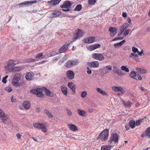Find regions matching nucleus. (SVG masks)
<instances>
[{
    "mask_svg": "<svg viewBox=\"0 0 150 150\" xmlns=\"http://www.w3.org/2000/svg\"><path fill=\"white\" fill-rule=\"evenodd\" d=\"M132 52L130 54L129 57L132 60L136 62H140V60L139 58L138 55L141 56L142 54L144 55L143 50H142L140 52H139L138 51V49L135 47H132Z\"/></svg>",
    "mask_w": 150,
    "mask_h": 150,
    "instance_id": "f257e3e1",
    "label": "nucleus"
},
{
    "mask_svg": "<svg viewBox=\"0 0 150 150\" xmlns=\"http://www.w3.org/2000/svg\"><path fill=\"white\" fill-rule=\"evenodd\" d=\"M119 138L117 134L116 133H112L108 142L110 144H114L113 146H116L118 143Z\"/></svg>",
    "mask_w": 150,
    "mask_h": 150,
    "instance_id": "f03ea898",
    "label": "nucleus"
},
{
    "mask_svg": "<svg viewBox=\"0 0 150 150\" xmlns=\"http://www.w3.org/2000/svg\"><path fill=\"white\" fill-rule=\"evenodd\" d=\"M43 91H44V88H38L30 90V92L31 93L36 95L37 97H41L44 95L43 93Z\"/></svg>",
    "mask_w": 150,
    "mask_h": 150,
    "instance_id": "7ed1b4c3",
    "label": "nucleus"
},
{
    "mask_svg": "<svg viewBox=\"0 0 150 150\" xmlns=\"http://www.w3.org/2000/svg\"><path fill=\"white\" fill-rule=\"evenodd\" d=\"M18 63L17 60L10 59L8 61L7 65L4 66V67L7 69L12 70L14 66Z\"/></svg>",
    "mask_w": 150,
    "mask_h": 150,
    "instance_id": "20e7f679",
    "label": "nucleus"
},
{
    "mask_svg": "<svg viewBox=\"0 0 150 150\" xmlns=\"http://www.w3.org/2000/svg\"><path fill=\"white\" fill-rule=\"evenodd\" d=\"M79 63V61L78 59L73 60H69L65 63L64 65L67 68H71L78 65Z\"/></svg>",
    "mask_w": 150,
    "mask_h": 150,
    "instance_id": "39448f33",
    "label": "nucleus"
},
{
    "mask_svg": "<svg viewBox=\"0 0 150 150\" xmlns=\"http://www.w3.org/2000/svg\"><path fill=\"white\" fill-rule=\"evenodd\" d=\"M108 129H104L100 134L99 138L104 141L107 140L108 136Z\"/></svg>",
    "mask_w": 150,
    "mask_h": 150,
    "instance_id": "423d86ee",
    "label": "nucleus"
},
{
    "mask_svg": "<svg viewBox=\"0 0 150 150\" xmlns=\"http://www.w3.org/2000/svg\"><path fill=\"white\" fill-rule=\"evenodd\" d=\"M72 3L69 1H65L63 4L61 6V8H66V9H62V10L65 11H69V8H70L71 6L72 5Z\"/></svg>",
    "mask_w": 150,
    "mask_h": 150,
    "instance_id": "0eeeda50",
    "label": "nucleus"
},
{
    "mask_svg": "<svg viewBox=\"0 0 150 150\" xmlns=\"http://www.w3.org/2000/svg\"><path fill=\"white\" fill-rule=\"evenodd\" d=\"M0 118L1 120L4 122L9 119V115L7 114H5L4 112L0 108Z\"/></svg>",
    "mask_w": 150,
    "mask_h": 150,
    "instance_id": "6e6552de",
    "label": "nucleus"
},
{
    "mask_svg": "<svg viewBox=\"0 0 150 150\" xmlns=\"http://www.w3.org/2000/svg\"><path fill=\"white\" fill-rule=\"evenodd\" d=\"M92 57L96 59L102 61L104 59V57L102 54L93 53L92 55Z\"/></svg>",
    "mask_w": 150,
    "mask_h": 150,
    "instance_id": "1a4fd4ad",
    "label": "nucleus"
},
{
    "mask_svg": "<svg viewBox=\"0 0 150 150\" xmlns=\"http://www.w3.org/2000/svg\"><path fill=\"white\" fill-rule=\"evenodd\" d=\"M129 76L131 78L136 80H141L142 79L141 76L139 74H137L136 72L134 71L130 72Z\"/></svg>",
    "mask_w": 150,
    "mask_h": 150,
    "instance_id": "9d476101",
    "label": "nucleus"
},
{
    "mask_svg": "<svg viewBox=\"0 0 150 150\" xmlns=\"http://www.w3.org/2000/svg\"><path fill=\"white\" fill-rule=\"evenodd\" d=\"M75 33L76 37L74 38L76 39H79L82 37L84 34L83 31L77 29L75 31Z\"/></svg>",
    "mask_w": 150,
    "mask_h": 150,
    "instance_id": "9b49d317",
    "label": "nucleus"
},
{
    "mask_svg": "<svg viewBox=\"0 0 150 150\" xmlns=\"http://www.w3.org/2000/svg\"><path fill=\"white\" fill-rule=\"evenodd\" d=\"M70 44V42H67L64 45L59 49V52L61 53L65 52L68 49V46Z\"/></svg>",
    "mask_w": 150,
    "mask_h": 150,
    "instance_id": "f8f14e48",
    "label": "nucleus"
},
{
    "mask_svg": "<svg viewBox=\"0 0 150 150\" xmlns=\"http://www.w3.org/2000/svg\"><path fill=\"white\" fill-rule=\"evenodd\" d=\"M96 40V38L94 37H90L84 39L83 40V42L88 44H91L94 42Z\"/></svg>",
    "mask_w": 150,
    "mask_h": 150,
    "instance_id": "ddd939ff",
    "label": "nucleus"
},
{
    "mask_svg": "<svg viewBox=\"0 0 150 150\" xmlns=\"http://www.w3.org/2000/svg\"><path fill=\"white\" fill-rule=\"evenodd\" d=\"M112 89L115 92H120L122 94H124L125 92L123 88L119 86H113L112 87Z\"/></svg>",
    "mask_w": 150,
    "mask_h": 150,
    "instance_id": "4468645a",
    "label": "nucleus"
},
{
    "mask_svg": "<svg viewBox=\"0 0 150 150\" xmlns=\"http://www.w3.org/2000/svg\"><path fill=\"white\" fill-rule=\"evenodd\" d=\"M100 45L96 44L91 45L89 47H86L87 49L89 51L93 50L100 47Z\"/></svg>",
    "mask_w": 150,
    "mask_h": 150,
    "instance_id": "2eb2a0df",
    "label": "nucleus"
},
{
    "mask_svg": "<svg viewBox=\"0 0 150 150\" xmlns=\"http://www.w3.org/2000/svg\"><path fill=\"white\" fill-rule=\"evenodd\" d=\"M66 75L67 78L70 80L73 79L74 76V72L70 70L67 71L66 73Z\"/></svg>",
    "mask_w": 150,
    "mask_h": 150,
    "instance_id": "dca6fc26",
    "label": "nucleus"
},
{
    "mask_svg": "<svg viewBox=\"0 0 150 150\" xmlns=\"http://www.w3.org/2000/svg\"><path fill=\"white\" fill-rule=\"evenodd\" d=\"M34 74L32 72H29L27 73L25 76L26 79L28 80H32L34 79Z\"/></svg>",
    "mask_w": 150,
    "mask_h": 150,
    "instance_id": "f3484780",
    "label": "nucleus"
},
{
    "mask_svg": "<svg viewBox=\"0 0 150 150\" xmlns=\"http://www.w3.org/2000/svg\"><path fill=\"white\" fill-rule=\"evenodd\" d=\"M117 28L115 27H110L109 28L110 35L111 36L115 35L117 33Z\"/></svg>",
    "mask_w": 150,
    "mask_h": 150,
    "instance_id": "a211bd4d",
    "label": "nucleus"
},
{
    "mask_svg": "<svg viewBox=\"0 0 150 150\" xmlns=\"http://www.w3.org/2000/svg\"><path fill=\"white\" fill-rule=\"evenodd\" d=\"M62 93L65 96H67L68 94L67 87L64 85H63L60 87Z\"/></svg>",
    "mask_w": 150,
    "mask_h": 150,
    "instance_id": "6ab92c4d",
    "label": "nucleus"
},
{
    "mask_svg": "<svg viewBox=\"0 0 150 150\" xmlns=\"http://www.w3.org/2000/svg\"><path fill=\"white\" fill-rule=\"evenodd\" d=\"M61 13V12L59 11H56L51 13L49 17L50 18L56 17L60 15Z\"/></svg>",
    "mask_w": 150,
    "mask_h": 150,
    "instance_id": "aec40b11",
    "label": "nucleus"
},
{
    "mask_svg": "<svg viewBox=\"0 0 150 150\" xmlns=\"http://www.w3.org/2000/svg\"><path fill=\"white\" fill-rule=\"evenodd\" d=\"M44 91L46 95L48 97H52L54 94L50 90L47 89L46 88H44Z\"/></svg>",
    "mask_w": 150,
    "mask_h": 150,
    "instance_id": "412c9836",
    "label": "nucleus"
},
{
    "mask_svg": "<svg viewBox=\"0 0 150 150\" xmlns=\"http://www.w3.org/2000/svg\"><path fill=\"white\" fill-rule=\"evenodd\" d=\"M23 105L24 108L26 110H29L30 107V104L28 101H24L23 104Z\"/></svg>",
    "mask_w": 150,
    "mask_h": 150,
    "instance_id": "4be33fe9",
    "label": "nucleus"
},
{
    "mask_svg": "<svg viewBox=\"0 0 150 150\" xmlns=\"http://www.w3.org/2000/svg\"><path fill=\"white\" fill-rule=\"evenodd\" d=\"M21 73H16L14 74L12 80L19 81L21 79Z\"/></svg>",
    "mask_w": 150,
    "mask_h": 150,
    "instance_id": "5701e85b",
    "label": "nucleus"
},
{
    "mask_svg": "<svg viewBox=\"0 0 150 150\" xmlns=\"http://www.w3.org/2000/svg\"><path fill=\"white\" fill-rule=\"evenodd\" d=\"M19 81L12 80L11 81L12 85L15 87H19L21 85V83L18 82Z\"/></svg>",
    "mask_w": 150,
    "mask_h": 150,
    "instance_id": "b1692460",
    "label": "nucleus"
},
{
    "mask_svg": "<svg viewBox=\"0 0 150 150\" xmlns=\"http://www.w3.org/2000/svg\"><path fill=\"white\" fill-rule=\"evenodd\" d=\"M68 128L71 130L73 131H76L78 129L77 127L73 124H69L67 125Z\"/></svg>",
    "mask_w": 150,
    "mask_h": 150,
    "instance_id": "393cba45",
    "label": "nucleus"
},
{
    "mask_svg": "<svg viewBox=\"0 0 150 150\" xmlns=\"http://www.w3.org/2000/svg\"><path fill=\"white\" fill-rule=\"evenodd\" d=\"M96 90L98 93L103 96H107V93L105 91H103L101 89L97 87L96 88Z\"/></svg>",
    "mask_w": 150,
    "mask_h": 150,
    "instance_id": "a878e982",
    "label": "nucleus"
},
{
    "mask_svg": "<svg viewBox=\"0 0 150 150\" xmlns=\"http://www.w3.org/2000/svg\"><path fill=\"white\" fill-rule=\"evenodd\" d=\"M125 42V40H122L119 42L114 44V47L116 48L120 47Z\"/></svg>",
    "mask_w": 150,
    "mask_h": 150,
    "instance_id": "bb28decb",
    "label": "nucleus"
},
{
    "mask_svg": "<svg viewBox=\"0 0 150 150\" xmlns=\"http://www.w3.org/2000/svg\"><path fill=\"white\" fill-rule=\"evenodd\" d=\"M45 57L43 55V54L41 53L37 54L35 58L36 59V60L38 61L45 58Z\"/></svg>",
    "mask_w": 150,
    "mask_h": 150,
    "instance_id": "cd10ccee",
    "label": "nucleus"
},
{
    "mask_svg": "<svg viewBox=\"0 0 150 150\" xmlns=\"http://www.w3.org/2000/svg\"><path fill=\"white\" fill-rule=\"evenodd\" d=\"M129 26V24L127 23H125L121 26L120 29L124 31Z\"/></svg>",
    "mask_w": 150,
    "mask_h": 150,
    "instance_id": "c85d7f7f",
    "label": "nucleus"
},
{
    "mask_svg": "<svg viewBox=\"0 0 150 150\" xmlns=\"http://www.w3.org/2000/svg\"><path fill=\"white\" fill-rule=\"evenodd\" d=\"M44 123H36L33 124V126L35 128L39 129H41L42 127L43 126Z\"/></svg>",
    "mask_w": 150,
    "mask_h": 150,
    "instance_id": "c756f323",
    "label": "nucleus"
},
{
    "mask_svg": "<svg viewBox=\"0 0 150 150\" xmlns=\"http://www.w3.org/2000/svg\"><path fill=\"white\" fill-rule=\"evenodd\" d=\"M90 64L91 66L93 67H97L99 66V63L97 61L92 62Z\"/></svg>",
    "mask_w": 150,
    "mask_h": 150,
    "instance_id": "7c9ffc66",
    "label": "nucleus"
},
{
    "mask_svg": "<svg viewBox=\"0 0 150 150\" xmlns=\"http://www.w3.org/2000/svg\"><path fill=\"white\" fill-rule=\"evenodd\" d=\"M23 68L22 66L20 67H15L13 68L12 70L15 72H18L21 71Z\"/></svg>",
    "mask_w": 150,
    "mask_h": 150,
    "instance_id": "2f4dec72",
    "label": "nucleus"
},
{
    "mask_svg": "<svg viewBox=\"0 0 150 150\" xmlns=\"http://www.w3.org/2000/svg\"><path fill=\"white\" fill-rule=\"evenodd\" d=\"M77 112L79 115L82 116H85L86 114V112L84 110H81L80 109H78Z\"/></svg>",
    "mask_w": 150,
    "mask_h": 150,
    "instance_id": "473e14b6",
    "label": "nucleus"
},
{
    "mask_svg": "<svg viewBox=\"0 0 150 150\" xmlns=\"http://www.w3.org/2000/svg\"><path fill=\"white\" fill-rule=\"evenodd\" d=\"M123 104L127 107H131L132 103L131 102H128L125 103L124 100H123L121 98H120Z\"/></svg>",
    "mask_w": 150,
    "mask_h": 150,
    "instance_id": "72a5a7b5",
    "label": "nucleus"
},
{
    "mask_svg": "<svg viewBox=\"0 0 150 150\" xmlns=\"http://www.w3.org/2000/svg\"><path fill=\"white\" fill-rule=\"evenodd\" d=\"M112 147V146H101V150H110Z\"/></svg>",
    "mask_w": 150,
    "mask_h": 150,
    "instance_id": "f704fd0d",
    "label": "nucleus"
},
{
    "mask_svg": "<svg viewBox=\"0 0 150 150\" xmlns=\"http://www.w3.org/2000/svg\"><path fill=\"white\" fill-rule=\"evenodd\" d=\"M44 112L46 114L47 116L49 118H51L53 117V115L48 110H45L44 111Z\"/></svg>",
    "mask_w": 150,
    "mask_h": 150,
    "instance_id": "c9c22d12",
    "label": "nucleus"
},
{
    "mask_svg": "<svg viewBox=\"0 0 150 150\" xmlns=\"http://www.w3.org/2000/svg\"><path fill=\"white\" fill-rule=\"evenodd\" d=\"M136 70L141 74H144L146 72V71L144 69H140L139 68L137 67L136 68Z\"/></svg>",
    "mask_w": 150,
    "mask_h": 150,
    "instance_id": "e433bc0d",
    "label": "nucleus"
},
{
    "mask_svg": "<svg viewBox=\"0 0 150 150\" xmlns=\"http://www.w3.org/2000/svg\"><path fill=\"white\" fill-rule=\"evenodd\" d=\"M36 1H25L23 2L21 4H23L24 5H31L33 3H35L36 2Z\"/></svg>",
    "mask_w": 150,
    "mask_h": 150,
    "instance_id": "4c0bfd02",
    "label": "nucleus"
},
{
    "mask_svg": "<svg viewBox=\"0 0 150 150\" xmlns=\"http://www.w3.org/2000/svg\"><path fill=\"white\" fill-rule=\"evenodd\" d=\"M121 69L122 70L125 71L126 72H128L129 71V70L126 66H122L121 67Z\"/></svg>",
    "mask_w": 150,
    "mask_h": 150,
    "instance_id": "58836bf2",
    "label": "nucleus"
},
{
    "mask_svg": "<svg viewBox=\"0 0 150 150\" xmlns=\"http://www.w3.org/2000/svg\"><path fill=\"white\" fill-rule=\"evenodd\" d=\"M145 135L146 137L150 138V127L147 128L145 132Z\"/></svg>",
    "mask_w": 150,
    "mask_h": 150,
    "instance_id": "ea45409f",
    "label": "nucleus"
},
{
    "mask_svg": "<svg viewBox=\"0 0 150 150\" xmlns=\"http://www.w3.org/2000/svg\"><path fill=\"white\" fill-rule=\"evenodd\" d=\"M61 1V0H52L51 1V3L54 5L58 4Z\"/></svg>",
    "mask_w": 150,
    "mask_h": 150,
    "instance_id": "a19ab883",
    "label": "nucleus"
},
{
    "mask_svg": "<svg viewBox=\"0 0 150 150\" xmlns=\"http://www.w3.org/2000/svg\"><path fill=\"white\" fill-rule=\"evenodd\" d=\"M68 87L71 89L75 87V86L74 84L72 82H69L68 84Z\"/></svg>",
    "mask_w": 150,
    "mask_h": 150,
    "instance_id": "79ce46f5",
    "label": "nucleus"
},
{
    "mask_svg": "<svg viewBox=\"0 0 150 150\" xmlns=\"http://www.w3.org/2000/svg\"><path fill=\"white\" fill-rule=\"evenodd\" d=\"M87 95V91H83L81 93V97L82 98H84L86 97Z\"/></svg>",
    "mask_w": 150,
    "mask_h": 150,
    "instance_id": "37998d69",
    "label": "nucleus"
},
{
    "mask_svg": "<svg viewBox=\"0 0 150 150\" xmlns=\"http://www.w3.org/2000/svg\"><path fill=\"white\" fill-rule=\"evenodd\" d=\"M129 124L130 126L132 128H134L135 126V122L134 121L131 120H130L129 122Z\"/></svg>",
    "mask_w": 150,
    "mask_h": 150,
    "instance_id": "c03bdc74",
    "label": "nucleus"
},
{
    "mask_svg": "<svg viewBox=\"0 0 150 150\" xmlns=\"http://www.w3.org/2000/svg\"><path fill=\"white\" fill-rule=\"evenodd\" d=\"M82 8L81 5L79 4L77 5L74 9V10L76 11H80Z\"/></svg>",
    "mask_w": 150,
    "mask_h": 150,
    "instance_id": "a18cd8bd",
    "label": "nucleus"
},
{
    "mask_svg": "<svg viewBox=\"0 0 150 150\" xmlns=\"http://www.w3.org/2000/svg\"><path fill=\"white\" fill-rule=\"evenodd\" d=\"M47 126V124H44L43 125V126L42 127H41V129H42V130L44 132H46L47 131V129L46 128V127Z\"/></svg>",
    "mask_w": 150,
    "mask_h": 150,
    "instance_id": "49530a36",
    "label": "nucleus"
},
{
    "mask_svg": "<svg viewBox=\"0 0 150 150\" xmlns=\"http://www.w3.org/2000/svg\"><path fill=\"white\" fill-rule=\"evenodd\" d=\"M57 54V53L55 51H53L52 52L50 53L47 54V56L48 57H51L54 56Z\"/></svg>",
    "mask_w": 150,
    "mask_h": 150,
    "instance_id": "de8ad7c7",
    "label": "nucleus"
},
{
    "mask_svg": "<svg viewBox=\"0 0 150 150\" xmlns=\"http://www.w3.org/2000/svg\"><path fill=\"white\" fill-rule=\"evenodd\" d=\"M5 90L8 93H10L12 91V88L10 86H8L5 88Z\"/></svg>",
    "mask_w": 150,
    "mask_h": 150,
    "instance_id": "09e8293b",
    "label": "nucleus"
},
{
    "mask_svg": "<svg viewBox=\"0 0 150 150\" xmlns=\"http://www.w3.org/2000/svg\"><path fill=\"white\" fill-rule=\"evenodd\" d=\"M8 75H7L3 78L2 81L3 83L4 84L6 83L7 81V79L8 78Z\"/></svg>",
    "mask_w": 150,
    "mask_h": 150,
    "instance_id": "8fccbe9b",
    "label": "nucleus"
},
{
    "mask_svg": "<svg viewBox=\"0 0 150 150\" xmlns=\"http://www.w3.org/2000/svg\"><path fill=\"white\" fill-rule=\"evenodd\" d=\"M97 0H88V4L90 5H94Z\"/></svg>",
    "mask_w": 150,
    "mask_h": 150,
    "instance_id": "3c124183",
    "label": "nucleus"
},
{
    "mask_svg": "<svg viewBox=\"0 0 150 150\" xmlns=\"http://www.w3.org/2000/svg\"><path fill=\"white\" fill-rule=\"evenodd\" d=\"M130 30L129 29H127L124 31L123 35L125 36L127 35L129 33Z\"/></svg>",
    "mask_w": 150,
    "mask_h": 150,
    "instance_id": "603ef678",
    "label": "nucleus"
},
{
    "mask_svg": "<svg viewBox=\"0 0 150 150\" xmlns=\"http://www.w3.org/2000/svg\"><path fill=\"white\" fill-rule=\"evenodd\" d=\"M67 59V57L66 56H65L59 61V62L61 63H63L64 61Z\"/></svg>",
    "mask_w": 150,
    "mask_h": 150,
    "instance_id": "864d4df0",
    "label": "nucleus"
},
{
    "mask_svg": "<svg viewBox=\"0 0 150 150\" xmlns=\"http://www.w3.org/2000/svg\"><path fill=\"white\" fill-rule=\"evenodd\" d=\"M66 110L67 112V114L69 115L70 116H71L72 115V113L70 110L68 109H66Z\"/></svg>",
    "mask_w": 150,
    "mask_h": 150,
    "instance_id": "5fc2aeb1",
    "label": "nucleus"
},
{
    "mask_svg": "<svg viewBox=\"0 0 150 150\" xmlns=\"http://www.w3.org/2000/svg\"><path fill=\"white\" fill-rule=\"evenodd\" d=\"M112 67L110 65L107 66L104 68V70L105 71H107V69L110 70H112Z\"/></svg>",
    "mask_w": 150,
    "mask_h": 150,
    "instance_id": "6e6d98bb",
    "label": "nucleus"
},
{
    "mask_svg": "<svg viewBox=\"0 0 150 150\" xmlns=\"http://www.w3.org/2000/svg\"><path fill=\"white\" fill-rule=\"evenodd\" d=\"M123 39V38L122 37H120L118 38H114L112 40V41H115L117 40H122Z\"/></svg>",
    "mask_w": 150,
    "mask_h": 150,
    "instance_id": "4d7b16f0",
    "label": "nucleus"
},
{
    "mask_svg": "<svg viewBox=\"0 0 150 150\" xmlns=\"http://www.w3.org/2000/svg\"><path fill=\"white\" fill-rule=\"evenodd\" d=\"M122 49L124 50H127L130 49V47L128 46H125L122 47Z\"/></svg>",
    "mask_w": 150,
    "mask_h": 150,
    "instance_id": "13d9d810",
    "label": "nucleus"
},
{
    "mask_svg": "<svg viewBox=\"0 0 150 150\" xmlns=\"http://www.w3.org/2000/svg\"><path fill=\"white\" fill-rule=\"evenodd\" d=\"M11 100L12 102H15L16 101V99L13 98V96H12L11 97Z\"/></svg>",
    "mask_w": 150,
    "mask_h": 150,
    "instance_id": "bf43d9fd",
    "label": "nucleus"
},
{
    "mask_svg": "<svg viewBox=\"0 0 150 150\" xmlns=\"http://www.w3.org/2000/svg\"><path fill=\"white\" fill-rule=\"evenodd\" d=\"M123 31L120 29V31L118 33V36H120L123 32Z\"/></svg>",
    "mask_w": 150,
    "mask_h": 150,
    "instance_id": "052dcab7",
    "label": "nucleus"
},
{
    "mask_svg": "<svg viewBox=\"0 0 150 150\" xmlns=\"http://www.w3.org/2000/svg\"><path fill=\"white\" fill-rule=\"evenodd\" d=\"M140 121L139 120H138L136 122V123H135V125H136L137 126H138L140 125Z\"/></svg>",
    "mask_w": 150,
    "mask_h": 150,
    "instance_id": "680f3d73",
    "label": "nucleus"
},
{
    "mask_svg": "<svg viewBox=\"0 0 150 150\" xmlns=\"http://www.w3.org/2000/svg\"><path fill=\"white\" fill-rule=\"evenodd\" d=\"M17 137L18 138H20L22 136V135L19 133H18L16 134Z\"/></svg>",
    "mask_w": 150,
    "mask_h": 150,
    "instance_id": "e2e57ef3",
    "label": "nucleus"
},
{
    "mask_svg": "<svg viewBox=\"0 0 150 150\" xmlns=\"http://www.w3.org/2000/svg\"><path fill=\"white\" fill-rule=\"evenodd\" d=\"M59 59V57H54L53 59V61H57Z\"/></svg>",
    "mask_w": 150,
    "mask_h": 150,
    "instance_id": "0e129e2a",
    "label": "nucleus"
},
{
    "mask_svg": "<svg viewBox=\"0 0 150 150\" xmlns=\"http://www.w3.org/2000/svg\"><path fill=\"white\" fill-rule=\"evenodd\" d=\"M86 72L88 74H91L92 73V71L91 69L87 70L86 71Z\"/></svg>",
    "mask_w": 150,
    "mask_h": 150,
    "instance_id": "69168bd1",
    "label": "nucleus"
},
{
    "mask_svg": "<svg viewBox=\"0 0 150 150\" xmlns=\"http://www.w3.org/2000/svg\"><path fill=\"white\" fill-rule=\"evenodd\" d=\"M127 13L125 12H124L122 14V16L124 17H126L127 16Z\"/></svg>",
    "mask_w": 150,
    "mask_h": 150,
    "instance_id": "338daca9",
    "label": "nucleus"
},
{
    "mask_svg": "<svg viewBox=\"0 0 150 150\" xmlns=\"http://www.w3.org/2000/svg\"><path fill=\"white\" fill-rule=\"evenodd\" d=\"M127 21L129 23H131V19L129 17L128 18H127Z\"/></svg>",
    "mask_w": 150,
    "mask_h": 150,
    "instance_id": "774afa93",
    "label": "nucleus"
}]
</instances>
